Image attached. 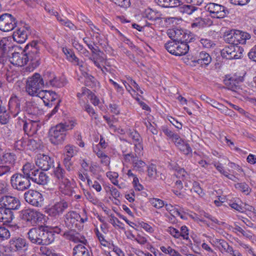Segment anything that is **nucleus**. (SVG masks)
<instances>
[{"instance_id":"1","label":"nucleus","mask_w":256,"mask_h":256,"mask_svg":"<svg viewBox=\"0 0 256 256\" xmlns=\"http://www.w3.org/2000/svg\"><path fill=\"white\" fill-rule=\"evenodd\" d=\"M30 242L38 245H48L54 240L53 232L42 225L30 228L28 232Z\"/></svg>"},{"instance_id":"2","label":"nucleus","mask_w":256,"mask_h":256,"mask_svg":"<svg viewBox=\"0 0 256 256\" xmlns=\"http://www.w3.org/2000/svg\"><path fill=\"white\" fill-rule=\"evenodd\" d=\"M75 124L76 123L71 120L64 123H60L55 126L51 128L48 132L50 142L55 145L62 144L65 140V132L66 130H72Z\"/></svg>"},{"instance_id":"3","label":"nucleus","mask_w":256,"mask_h":256,"mask_svg":"<svg viewBox=\"0 0 256 256\" xmlns=\"http://www.w3.org/2000/svg\"><path fill=\"white\" fill-rule=\"evenodd\" d=\"M44 87V80L38 73H34L26 81V91L30 96H38Z\"/></svg>"},{"instance_id":"4","label":"nucleus","mask_w":256,"mask_h":256,"mask_svg":"<svg viewBox=\"0 0 256 256\" xmlns=\"http://www.w3.org/2000/svg\"><path fill=\"white\" fill-rule=\"evenodd\" d=\"M54 174L60 184V188L63 194L71 196L73 190L70 182L66 176L65 170L58 164L54 170Z\"/></svg>"},{"instance_id":"5","label":"nucleus","mask_w":256,"mask_h":256,"mask_svg":"<svg viewBox=\"0 0 256 256\" xmlns=\"http://www.w3.org/2000/svg\"><path fill=\"white\" fill-rule=\"evenodd\" d=\"M224 40L229 44L238 46V44H245L246 40L250 39V34L246 32L238 30H232L224 34Z\"/></svg>"},{"instance_id":"6","label":"nucleus","mask_w":256,"mask_h":256,"mask_svg":"<svg viewBox=\"0 0 256 256\" xmlns=\"http://www.w3.org/2000/svg\"><path fill=\"white\" fill-rule=\"evenodd\" d=\"M24 52L28 58V62L30 61L32 65H39L40 60V46L36 41L28 44L24 48Z\"/></svg>"},{"instance_id":"7","label":"nucleus","mask_w":256,"mask_h":256,"mask_svg":"<svg viewBox=\"0 0 256 256\" xmlns=\"http://www.w3.org/2000/svg\"><path fill=\"white\" fill-rule=\"evenodd\" d=\"M30 178L22 174L16 173L10 178V184L12 188L18 191H24L30 187Z\"/></svg>"},{"instance_id":"8","label":"nucleus","mask_w":256,"mask_h":256,"mask_svg":"<svg viewBox=\"0 0 256 256\" xmlns=\"http://www.w3.org/2000/svg\"><path fill=\"white\" fill-rule=\"evenodd\" d=\"M20 217L25 221L34 224L41 222L44 218V215L33 209H25L20 211Z\"/></svg>"},{"instance_id":"9","label":"nucleus","mask_w":256,"mask_h":256,"mask_svg":"<svg viewBox=\"0 0 256 256\" xmlns=\"http://www.w3.org/2000/svg\"><path fill=\"white\" fill-rule=\"evenodd\" d=\"M205 9L212 14V17L216 18H224L229 14L228 10L226 7L215 3L207 4Z\"/></svg>"},{"instance_id":"10","label":"nucleus","mask_w":256,"mask_h":256,"mask_svg":"<svg viewBox=\"0 0 256 256\" xmlns=\"http://www.w3.org/2000/svg\"><path fill=\"white\" fill-rule=\"evenodd\" d=\"M17 21L11 14L5 13L0 16V30L7 32L16 26Z\"/></svg>"},{"instance_id":"11","label":"nucleus","mask_w":256,"mask_h":256,"mask_svg":"<svg viewBox=\"0 0 256 256\" xmlns=\"http://www.w3.org/2000/svg\"><path fill=\"white\" fill-rule=\"evenodd\" d=\"M24 198L28 203L33 206L41 207L43 204L44 198L42 195L36 190H30L27 191L24 194Z\"/></svg>"},{"instance_id":"12","label":"nucleus","mask_w":256,"mask_h":256,"mask_svg":"<svg viewBox=\"0 0 256 256\" xmlns=\"http://www.w3.org/2000/svg\"><path fill=\"white\" fill-rule=\"evenodd\" d=\"M2 207L10 210H18L20 206V200L16 198L10 196H4L0 198Z\"/></svg>"},{"instance_id":"13","label":"nucleus","mask_w":256,"mask_h":256,"mask_svg":"<svg viewBox=\"0 0 256 256\" xmlns=\"http://www.w3.org/2000/svg\"><path fill=\"white\" fill-rule=\"evenodd\" d=\"M68 208V203L64 200L56 202L46 210L50 216L58 218Z\"/></svg>"},{"instance_id":"14","label":"nucleus","mask_w":256,"mask_h":256,"mask_svg":"<svg viewBox=\"0 0 256 256\" xmlns=\"http://www.w3.org/2000/svg\"><path fill=\"white\" fill-rule=\"evenodd\" d=\"M30 32V27L28 25L25 24L24 26L18 28L13 32V39L18 43H24L27 40Z\"/></svg>"},{"instance_id":"15","label":"nucleus","mask_w":256,"mask_h":256,"mask_svg":"<svg viewBox=\"0 0 256 256\" xmlns=\"http://www.w3.org/2000/svg\"><path fill=\"white\" fill-rule=\"evenodd\" d=\"M224 82L228 89L238 94H240L242 89L240 86L241 81L240 78L226 76Z\"/></svg>"},{"instance_id":"16","label":"nucleus","mask_w":256,"mask_h":256,"mask_svg":"<svg viewBox=\"0 0 256 256\" xmlns=\"http://www.w3.org/2000/svg\"><path fill=\"white\" fill-rule=\"evenodd\" d=\"M38 96L42 100L44 105L49 108L55 105L58 98V96L55 92L50 90H42Z\"/></svg>"},{"instance_id":"17","label":"nucleus","mask_w":256,"mask_h":256,"mask_svg":"<svg viewBox=\"0 0 256 256\" xmlns=\"http://www.w3.org/2000/svg\"><path fill=\"white\" fill-rule=\"evenodd\" d=\"M54 159L47 155L40 154L36 161V165L43 170H48L54 167Z\"/></svg>"},{"instance_id":"18","label":"nucleus","mask_w":256,"mask_h":256,"mask_svg":"<svg viewBox=\"0 0 256 256\" xmlns=\"http://www.w3.org/2000/svg\"><path fill=\"white\" fill-rule=\"evenodd\" d=\"M168 36L176 42L188 40L189 36L186 32L177 28L168 29L167 32Z\"/></svg>"},{"instance_id":"19","label":"nucleus","mask_w":256,"mask_h":256,"mask_svg":"<svg viewBox=\"0 0 256 256\" xmlns=\"http://www.w3.org/2000/svg\"><path fill=\"white\" fill-rule=\"evenodd\" d=\"M30 178L34 182L42 186L46 184L49 180L48 176L45 172L38 169L32 171Z\"/></svg>"},{"instance_id":"20","label":"nucleus","mask_w":256,"mask_h":256,"mask_svg":"<svg viewBox=\"0 0 256 256\" xmlns=\"http://www.w3.org/2000/svg\"><path fill=\"white\" fill-rule=\"evenodd\" d=\"M140 158H136V156L132 154H126L124 155V158L126 161L130 162L132 164L134 168L140 172H144V168L146 166V163Z\"/></svg>"},{"instance_id":"21","label":"nucleus","mask_w":256,"mask_h":256,"mask_svg":"<svg viewBox=\"0 0 256 256\" xmlns=\"http://www.w3.org/2000/svg\"><path fill=\"white\" fill-rule=\"evenodd\" d=\"M11 248L15 251L24 252L28 250L29 244L24 238H14L10 240Z\"/></svg>"},{"instance_id":"22","label":"nucleus","mask_w":256,"mask_h":256,"mask_svg":"<svg viewBox=\"0 0 256 256\" xmlns=\"http://www.w3.org/2000/svg\"><path fill=\"white\" fill-rule=\"evenodd\" d=\"M28 58L24 50L21 53L14 52L10 58V62L14 66H22L28 63Z\"/></svg>"},{"instance_id":"23","label":"nucleus","mask_w":256,"mask_h":256,"mask_svg":"<svg viewBox=\"0 0 256 256\" xmlns=\"http://www.w3.org/2000/svg\"><path fill=\"white\" fill-rule=\"evenodd\" d=\"M40 127L38 122L28 119L27 122L24 124L23 130L28 136H32L36 134Z\"/></svg>"},{"instance_id":"24","label":"nucleus","mask_w":256,"mask_h":256,"mask_svg":"<svg viewBox=\"0 0 256 256\" xmlns=\"http://www.w3.org/2000/svg\"><path fill=\"white\" fill-rule=\"evenodd\" d=\"M10 112L14 117L16 116L20 112V100L16 96H12L8 102Z\"/></svg>"},{"instance_id":"25","label":"nucleus","mask_w":256,"mask_h":256,"mask_svg":"<svg viewBox=\"0 0 256 256\" xmlns=\"http://www.w3.org/2000/svg\"><path fill=\"white\" fill-rule=\"evenodd\" d=\"M64 235L68 240L75 243L80 242L85 245L88 243L84 236L76 231L72 230L66 232Z\"/></svg>"},{"instance_id":"26","label":"nucleus","mask_w":256,"mask_h":256,"mask_svg":"<svg viewBox=\"0 0 256 256\" xmlns=\"http://www.w3.org/2000/svg\"><path fill=\"white\" fill-rule=\"evenodd\" d=\"M80 217V215L74 211H70L64 215V222L67 227L72 228Z\"/></svg>"},{"instance_id":"27","label":"nucleus","mask_w":256,"mask_h":256,"mask_svg":"<svg viewBox=\"0 0 256 256\" xmlns=\"http://www.w3.org/2000/svg\"><path fill=\"white\" fill-rule=\"evenodd\" d=\"M14 216L12 210L0 207V222L4 223H10L12 222Z\"/></svg>"},{"instance_id":"28","label":"nucleus","mask_w":256,"mask_h":256,"mask_svg":"<svg viewBox=\"0 0 256 256\" xmlns=\"http://www.w3.org/2000/svg\"><path fill=\"white\" fill-rule=\"evenodd\" d=\"M73 256H92V252L88 248L78 244L73 248Z\"/></svg>"},{"instance_id":"29","label":"nucleus","mask_w":256,"mask_h":256,"mask_svg":"<svg viewBox=\"0 0 256 256\" xmlns=\"http://www.w3.org/2000/svg\"><path fill=\"white\" fill-rule=\"evenodd\" d=\"M190 42V40L186 41H179L178 42V46H176L177 50H176V56H180L186 54L190 48V46L188 43Z\"/></svg>"},{"instance_id":"30","label":"nucleus","mask_w":256,"mask_h":256,"mask_svg":"<svg viewBox=\"0 0 256 256\" xmlns=\"http://www.w3.org/2000/svg\"><path fill=\"white\" fill-rule=\"evenodd\" d=\"M16 160V156L14 152H3L2 163L7 166H12V170L14 168V166Z\"/></svg>"},{"instance_id":"31","label":"nucleus","mask_w":256,"mask_h":256,"mask_svg":"<svg viewBox=\"0 0 256 256\" xmlns=\"http://www.w3.org/2000/svg\"><path fill=\"white\" fill-rule=\"evenodd\" d=\"M200 98L202 100L205 101L206 102L218 110H222L223 112L228 110V108L223 104H220L214 100L211 99L206 95H202Z\"/></svg>"},{"instance_id":"32","label":"nucleus","mask_w":256,"mask_h":256,"mask_svg":"<svg viewBox=\"0 0 256 256\" xmlns=\"http://www.w3.org/2000/svg\"><path fill=\"white\" fill-rule=\"evenodd\" d=\"M211 60L212 58L208 53L205 52H201L195 62L202 66H207L211 62Z\"/></svg>"},{"instance_id":"33","label":"nucleus","mask_w":256,"mask_h":256,"mask_svg":"<svg viewBox=\"0 0 256 256\" xmlns=\"http://www.w3.org/2000/svg\"><path fill=\"white\" fill-rule=\"evenodd\" d=\"M160 6L165 8H174L180 6L181 2L179 0H154Z\"/></svg>"},{"instance_id":"34","label":"nucleus","mask_w":256,"mask_h":256,"mask_svg":"<svg viewBox=\"0 0 256 256\" xmlns=\"http://www.w3.org/2000/svg\"><path fill=\"white\" fill-rule=\"evenodd\" d=\"M176 176L181 179L182 182H184L185 186L188 187V184L187 181L188 179L190 178L189 174L183 168H180L178 167L176 168Z\"/></svg>"},{"instance_id":"35","label":"nucleus","mask_w":256,"mask_h":256,"mask_svg":"<svg viewBox=\"0 0 256 256\" xmlns=\"http://www.w3.org/2000/svg\"><path fill=\"white\" fill-rule=\"evenodd\" d=\"M78 148L68 144L65 146L64 148V154L65 158H72L74 156L77 154Z\"/></svg>"},{"instance_id":"36","label":"nucleus","mask_w":256,"mask_h":256,"mask_svg":"<svg viewBox=\"0 0 256 256\" xmlns=\"http://www.w3.org/2000/svg\"><path fill=\"white\" fill-rule=\"evenodd\" d=\"M198 9L197 7L192 4H184L180 6L179 8L180 12L186 14H191Z\"/></svg>"},{"instance_id":"37","label":"nucleus","mask_w":256,"mask_h":256,"mask_svg":"<svg viewBox=\"0 0 256 256\" xmlns=\"http://www.w3.org/2000/svg\"><path fill=\"white\" fill-rule=\"evenodd\" d=\"M234 44H230L226 46L222 50H221V55L222 58L228 60H231L230 54L232 52L234 48Z\"/></svg>"},{"instance_id":"38","label":"nucleus","mask_w":256,"mask_h":256,"mask_svg":"<svg viewBox=\"0 0 256 256\" xmlns=\"http://www.w3.org/2000/svg\"><path fill=\"white\" fill-rule=\"evenodd\" d=\"M176 46H178V42L174 40L172 41H169L165 44L166 49L172 54L176 56V50H177Z\"/></svg>"},{"instance_id":"39","label":"nucleus","mask_w":256,"mask_h":256,"mask_svg":"<svg viewBox=\"0 0 256 256\" xmlns=\"http://www.w3.org/2000/svg\"><path fill=\"white\" fill-rule=\"evenodd\" d=\"M244 50L238 46L235 45L232 52L230 54L231 60L240 58L242 56Z\"/></svg>"},{"instance_id":"40","label":"nucleus","mask_w":256,"mask_h":256,"mask_svg":"<svg viewBox=\"0 0 256 256\" xmlns=\"http://www.w3.org/2000/svg\"><path fill=\"white\" fill-rule=\"evenodd\" d=\"M36 169L34 168V166L30 163L26 164L22 168V175L26 176L28 178H30L31 174L32 173V171Z\"/></svg>"},{"instance_id":"41","label":"nucleus","mask_w":256,"mask_h":256,"mask_svg":"<svg viewBox=\"0 0 256 256\" xmlns=\"http://www.w3.org/2000/svg\"><path fill=\"white\" fill-rule=\"evenodd\" d=\"M26 106V110L29 114H36L38 110L36 104L33 101L27 102Z\"/></svg>"},{"instance_id":"42","label":"nucleus","mask_w":256,"mask_h":256,"mask_svg":"<svg viewBox=\"0 0 256 256\" xmlns=\"http://www.w3.org/2000/svg\"><path fill=\"white\" fill-rule=\"evenodd\" d=\"M147 172L148 176L152 179H155L158 176L156 166L154 164H151L148 167Z\"/></svg>"},{"instance_id":"43","label":"nucleus","mask_w":256,"mask_h":256,"mask_svg":"<svg viewBox=\"0 0 256 256\" xmlns=\"http://www.w3.org/2000/svg\"><path fill=\"white\" fill-rule=\"evenodd\" d=\"M235 188L242 192L245 193L246 194H249L251 191L250 188L248 184L245 182L237 183L235 184Z\"/></svg>"},{"instance_id":"44","label":"nucleus","mask_w":256,"mask_h":256,"mask_svg":"<svg viewBox=\"0 0 256 256\" xmlns=\"http://www.w3.org/2000/svg\"><path fill=\"white\" fill-rule=\"evenodd\" d=\"M134 152H130L128 154H132L136 156V158H140L142 156V150H143L142 145L141 142L134 143Z\"/></svg>"},{"instance_id":"45","label":"nucleus","mask_w":256,"mask_h":256,"mask_svg":"<svg viewBox=\"0 0 256 256\" xmlns=\"http://www.w3.org/2000/svg\"><path fill=\"white\" fill-rule=\"evenodd\" d=\"M10 42L8 38H3L0 41V48L4 52H6L8 48H10Z\"/></svg>"},{"instance_id":"46","label":"nucleus","mask_w":256,"mask_h":256,"mask_svg":"<svg viewBox=\"0 0 256 256\" xmlns=\"http://www.w3.org/2000/svg\"><path fill=\"white\" fill-rule=\"evenodd\" d=\"M54 74L50 72H46L44 75V83L45 82L46 86H50V84H52V80L54 78Z\"/></svg>"},{"instance_id":"47","label":"nucleus","mask_w":256,"mask_h":256,"mask_svg":"<svg viewBox=\"0 0 256 256\" xmlns=\"http://www.w3.org/2000/svg\"><path fill=\"white\" fill-rule=\"evenodd\" d=\"M144 16L148 20L152 21H155L158 18L156 16L155 12L152 9H148L146 10Z\"/></svg>"},{"instance_id":"48","label":"nucleus","mask_w":256,"mask_h":256,"mask_svg":"<svg viewBox=\"0 0 256 256\" xmlns=\"http://www.w3.org/2000/svg\"><path fill=\"white\" fill-rule=\"evenodd\" d=\"M178 148L184 152L186 155L192 154V150L190 145L185 142L180 146Z\"/></svg>"},{"instance_id":"49","label":"nucleus","mask_w":256,"mask_h":256,"mask_svg":"<svg viewBox=\"0 0 256 256\" xmlns=\"http://www.w3.org/2000/svg\"><path fill=\"white\" fill-rule=\"evenodd\" d=\"M128 134L132 139L133 140L134 142L136 143L141 142L142 139L139 134L136 130H130L128 132Z\"/></svg>"},{"instance_id":"50","label":"nucleus","mask_w":256,"mask_h":256,"mask_svg":"<svg viewBox=\"0 0 256 256\" xmlns=\"http://www.w3.org/2000/svg\"><path fill=\"white\" fill-rule=\"evenodd\" d=\"M12 172V166L4 164L0 165V176L8 174Z\"/></svg>"},{"instance_id":"51","label":"nucleus","mask_w":256,"mask_h":256,"mask_svg":"<svg viewBox=\"0 0 256 256\" xmlns=\"http://www.w3.org/2000/svg\"><path fill=\"white\" fill-rule=\"evenodd\" d=\"M152 205L156 208H160L164 206V202L163 200L159 198H154L150 200Z\"/></svg>"},{"instance_id":"52","label":"nucleus","mask_w":256,"mask_h":256,"mask_svg":"<svg viewBox=\"0 0 256 256\" xmlns=\"http://www.w3.org/2000/svg\"><path fill=\"white\" fill-rule=\"evenodd\" d=\"M190 191L194 192L200 196L204 194L202 190L200 188L199 183L196 182H193L192 188L190 189Z\"/></svg>"},{"instance_id":"53","label":"nucleus","mask_w":256,"mask_h":256,"mask_svg":"<svg viewBox=\"0 0 256 256\" xmlns=\"http://www.w3.org/2000/svg\"><path fill=\"white\" fill-rule=\"evenodd\" d=\"M67 58L72 62H76V64L80 66V70L83 68V62L82 61L80 62L72 52H71Z\"/></svg>"},{"instance_id":"54","label":"nucleus","mask_w":256,"mask_h":256,"mask_svg":"<svg viewBox=\"0 0 256 256\" xmlns=\"http://www.w3.org/2000/svg\"><path fill=\"white\" fill-rule=\"evenodd\" d=\"M10 236L9 230L4 227H0V240L7 239Z\"/></svg>"},{"instance_id":"55","label":"nucleus","mask_w":256,"mask_h":256,"mask_svg":"<svg viewBox=\"0 0 256 256\" xmlns=\"http://www.w3.org/2000/svg\"><path fill=\"white\" fill-rule=\"evenodd\" d=\"M106 176L110 178L114 185H118V180L116 179L118 176V173L109 172L106 173Z\"/></svg>"},{"instance_id":"56","label":"nucleus","mask_w":256,"mask_h":256,"mask_svg":"<svg viewBox=\"0 0 256 256\" xmlns=\"http://www.w3.org/2000/svg\"><path fill=\"white\" fill-rule=\"evenodd\" d=\"M84 110L94 119L98 118V114H96L94 108L89 104H86L84 106Z\"/></svg>"},{"instance_id":"57","label":"nucleus","mask_w":256,"mask_h":256,"mask_svg":"<svg viewBox=\"0 0 256 256\" xmlns=\"http://www.w3.org/2000/svg\"><path fill=\"white\" fill-rule=\"evenodd\" d=\"M98 56H94V55H92V56H90V60H91L94 64V65L98 68L102 70V71L104 72V70L103 69V68H102L101 65L99 63V62H98V60H103V58H98Z\"/></svg>"},{"instance_id":"58","label":"nucleus","mask_w":256,"mask_h":256,"mask_svg":"<svg viewBox=\"0 0 256 256\" xmlns=\"http://www.w3.org/2000/svg\"><path fill=\"white\" fill-rule=\"evenodd\" d=\"M200 43L204 47L207 48H210L214 45L212 40L207 38H202L200 40Z\"/></svg>"},{"instance_id":"59","label":"nucleus","mask_w":256,"mask_h":256,"mask_svg":"<svg viewBox=\"0 0 256 256\" xmlns=\"http://www.w3.org/2000/svg\"><path fill=\"white\" fill-rule=\"evenodd\" d=\"M52 81V84H50V86L60 88L64 86V82L56 78V76H54V78Z\"/></svg>"},{"instance_id":"60","label":"nucleus","mask_w":256,"mask_h":256,"mask_svg":"<svg viewBox=\"0 0 256 256\" xmlns=\"http://www.w3.org/2000/svg\"><path fill=\"white\" fill-rule=\"evenodd\" d=\"M180 234V236L182 237L184 240L188 239V230L186 226L181 227Z\"/></svg>"},{"instance_id":"61","label":"nucleus","mask_w":256,"mask_h":256,"mask_svg":"<svg viewBox=\"0 0 256 256\" xmlns=\"http://www.w3.org/2000/svg\"><path fill=\"white\" fill-rule=\"evenodd\" d=\"M162 132L164 134L172 140L174 138V136L177 134L174 132L170 130L166 127H164L162 128Z\"/></svg>"},{"instance_id":"62","label":"nucleus","mask_w":256,"mask_h":256,"mask_svg":"<svg viewBox=\"0 0 256 256\" xmlns=\"http://www.w3.org/2000/svg\"><path fill=\"white\" fill-rule=\"evenodd\" d=\"M168 232L172 236L176 238H178L180 236V232L174 228L169 227L168 228Z\"/></svg>"},{"instance_id":"63","label":"nucleus","mask_w":256,"mask_h":256,"mask_svg":"<svg viewBox=\"0 0 256 256\" xmlns=\"http://www.w3.org/2000/svg\"><path fill=\"white\" fill-rule=\"evenodd\" d=\"M110 82L113 84L114 88L116 90L117 92L122 96L124 94L123 88L112 79H110Z\"/></svg>"},{"instance_id":"64","label":"nucleus","mask_w":256,"mask_h":256,"mask_svg":"<svg viewBox=\"0 0 256 256\" xmlns=\"http://www.w3.org/2000/svg\"><path fill=\"white\" fill-rule=\"evenodd\" d=\"M248 56L250 60L256 62V45L250 50Z\"/></svg>"}]
</instances>
